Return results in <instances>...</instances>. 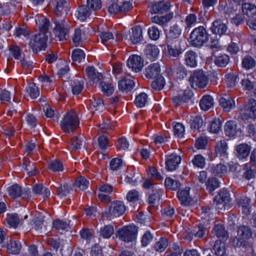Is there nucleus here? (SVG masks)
Instances as JSON below:
<instances>
[{"label": "nucleus", "instance_id": "nucleus-1", "mask_svg": "<svg viewBox=\"0 0 256 256\" xmlns=\"http://www.w3.org/2000/svg\"><path fill=\"white\" fill-rule=\"evenodd\" d=\"M53 22L55 25L53 28L56 40L63 41L66 40L69 37L70 26L64 19L60 18H54Z\"/></svg>", "mask_w": 256, "mask_h": 256}, {"label": "nucleus", "instance_id": "nucleus-2", "mask_svg": "<svg viewBox=\"0 0 256 256\" xmlns=\"http://www.w3.org/2000/svg\"><path fill=\"white\" fill-rule=\"evenodd\" d=\"M208 40L206 30L202 26L195 28L190 36V44L194 47H200Z\"/></svg>", "mask_w": 256, "mask_h": 256}, {"label": "nucleus", "instance_id": "nucleus-3", "mask_svg": "<svg viewBox=\"0 0 256 256\" xmlns=\"http://www.w3.org/2000/svg\"><path fill=\"white\" fill-rule=\"evenodd\" d=\"M78 119L76 112L73 110L66 114L60 122L62 129L66 132L73 131L78 127Z\"/></svg>", "mask_w": 256, "mask_h": 256}, {"label": "nucleus", "instance_id": "nucleus-4", "mask_svg": "<svg viewBox=\"0 0 256 256\" xmlns=\"http://www.w3.org/2000/svg\"><path fill=\"white\" fill-rule=\"evenodd\" d=\"M189 82L194 88H203L208 84V78L202 70H197L191 73Z\"/></svg>", "mask_w": 256, "mask_h": 256}, {"label": "nucleus", "instance_id": "nucleus-5", "mask_svg": "<svg viewBox=\"0 0 256 256\" xmlns=\"http://www.w3.org/2000/svg\"><path fill=\"white\" fill-rule=\"evenodd\" d=\"M137 232L138 228L135 226L130 225L118 230L116 236L122 241L129 242L136 240Z\"/></svg>", "mask_w": 256, "mask_h": 256}, {"label": "nucleus", "instance_id": "nucleus-6", "mask_svg": "<svg viewBox=\"0 0 256 256\" xmlns=\"http://www.w3.org/2000/svg\"><path fill=\"white\" fill-rule=\"evenodd\" d=\"M240 5L230 0L220 1L218 10L222 16H230L236 11Z\"/></svg>", "mask_w": 256, "mask_h": 256}, {"label": "nucleus", "instance_id": "nucleus-7", "mask_svg": "<svg viewBox=\"0 0 256 256\" xmlns=\"http://www.w3.org/2000/svg\"><path fill=\"white\" fill-rule=\"evenodd\" d=\"M48 36L44 33H38L34 36L29 42L30 46L34 52L44 49L47 46Z\"/></svg>", "mask_w": 256, "mask_h": 256}, {"label": "nucleus", "instance_id": "nucleus-8", "mask_svg": "<svg viewBox=\"0 0 256 256\" xmlns=\"http://www.w3.org/2000/svg\"><path fill=\"white\" fill-rule=\"evenodd\" d=\"M126 211V206L121 201H114L110 204L108 213L110 216L118 217L122 215Z\"/></svg>", "mask_w": 256, "mask_h": 256}, {"label": "nucleus", "instance_id": "nucleus-9", "mask_svg": "<svg viewBox=\"0 0 256 256\" xmlns=\"http://www.w3.org/2000/svg\"><path fill=\"white\" fill-rule=\"evenodd\" d=\"M180 162L181 157L175 154L166 156V168L168 171H174L177 169Z\"/></svg>", "mask_w": 256, "mask_h": 256}, {"label": "nucleus", "instance_id": "nucleus-10", "mask_svg": "<svg viewBox=\"0 0 256 256\" xmlns=\"http://www.w3.org/2000/svg\"><path fill=\"white\" fill-rule=\"evenodd\" d=\"M127 65L134 72L141 71L144 66V60L140 56L133 54L130 56L127 62Z\"/></svg>", "mask_w": 256, "mask_h": 256}, {"label": "nucleus", "instance_id": "nucleus-11", "mask_svg": "<svg viewBox=\"0 0 256 256\" xmlns=\"http://www.w3.org/2000/svg\"><path fill=\"white\" fill-rule=\"evenodd\" d=\"M171 6L168 1H160L158 2L152 3L149 8L152 14H163L169 10Z\"/></svg>", "mask_w": 256, "mask_h": 256}, {"label": "nucleus", "instance_id": "nucleus-12", "mask_svg": "<svg viewBox=\"0 0 256 256\" xmlns=\"http://www.w3.org/2000/svg\"><path fill=\"white\" fill-rule=\"evenodd\" d=\"M162 194V190L158 186H153L152 190L148 196L147 202L148 204V210L151 212L152 209L154 208Z\"/></svg>", "mask_w": 256, "mask_h": 256}, {"label": "nucleus", "instance_id": "nucleus-13", "mask_svg": "<svg viewBox=\"0 0 256 256\" xmlns=\"http://www.w3.org/2000/svg\"><path fill=\"white\" fill-rule=\"evenodd\" d=\"M253 79L256 80V72L248 74L241 81V84L244 90H252L256 86V82Z\"/></svg>", "mask_w": 256, "mask_h": 256}, {"label": "nucleus", "instance_id": "nucleus-14", "mask_svg": "<svg viewBox=\"0 0 256 256\" xmlns=\"http://www.w3.org/2000/svg\"><path fill=\"white\" fill-rule=\"evenodd\" d=\"M246 115L250 118L256 119V100L250 98L245 103Z\"/></svg>", "mask_w": 256, "mask_h": 256}, {"label": "nucleus", "instance_id": "nucleus-15", "mask_svg": "<svg viewBox=\"0 0 256 256\" xmlns=\"http://www.w3.org/2000/svg\"><path fill=\"white\" fill-rule=\"evenodd\" d=\"M173 12H170L163 16H155L152 18L151 20L160 26H165L174 18Z\"/></svg>", "mask_w": 256, "mask_h": 256}, {"label": "nucleus", "instance_id": "nucleus-16", "mask_svg": "<svg viewBox=\"0 0 256 256\" xmlns=\"http://www.w3.org/2000/svg\"><path fill=\"white\" fill-rule=\"evenodd\" d=\"M160 72V66L158 63L152 64L144 70V75L148 78L152 79L159 76Z\"/></svg>", "mask_w": 256, "mask_h": 256}, {"label": "nucleus", "instance_id": "nucleus-17", "mask_svg": "<svg viewBox=\"0 0 256 256\" xmlns=\"http://www.w3.org/2000/svg\"><path fill=\"white\" fill-rule=\"evenodd\" d=\"M85 72L88 78L90 80V84L94 85L96 82H98L103 78L101 73L96 70L94 66H87L86 68Z\"/></svg>", "mask_w": 256, "mask_h": 256}, {"label": "nucleus", "instance_id": "nucleus-18", "mask_svg": "<svg viewBox=\"0 0 256 256\" xmlns=\"http://www.w3.org/2000/svg\"><path fill=\"white\" fill-rule=\"evenodd\" d=\"M182 29L178 24H174L170 27L166 32V38L168 42L178 38L181 35Z\"/></svg>", "mask_w": 256, "mask_h": 256}, {"label": "nucleus", "instance_id": "nucleus-19", "mask_svg": "<svg viewBox=\"0 0 256 256\" xmlns=\"http://www.w3.org/2000/svg\"><path fill=\"white\" fill-rule=\"evenodd\" d=\"M214 201L216 204H222L225 206L229 204L231 201L230 194L227 190L222 189L214 197Z\"/></svg>", "mask_w": 256, "mask_h": 256}, {"label": "nucleus", "instance_id": "nucleus-20", "mask_svg": "<svg viewBox=\"0 0 256 256\" xmlns=\"http://www.w3.org/2000/svg\"><path fill=\"white\" fill-rule=\"evenodd\" d=\"M130 76H124L118 82V87L122 91H130L134 87V83Z\"/></svg>", "mask_w": 256, "mask_h": 256}, {"label": "nucleus", "instance_id": "nucleus-21", "mask_svg": "<svg viewBox=\"0 0 256 256\" xmlns=\"http://www.w3.org/2000/svg\"><path fill=\"white\" fill-rule=\"evenodd\" d=\"M250 150V146L246 144H242L236 146V154L239 159H244L248 156Z\"/></svg>", "mask_w": 256, "mask_h": 256}, {"label": "nucleus", "instance_id": "nucleus-22", "mask_svg": "<svg viewBox=\"0 0 256 256\" xmlns=\"http://www.w3.org/2000/svg\"><path fill=\"white\" fill-rule=\"evenodd\" d=\"M56 6L54 12L56 15L54 18H59V16L66 14L68 9V3L66 0H54Z\"/></svg>", "mask_w": 256, "mask_h": 256}, {"label": "nucleus", "instance_id": "nucleus-23", "mask_svg": "<svg viewBox=\"0 0 256 256\" xmlns=\"http://www.w3.org/2000/svg\"><path fill=\"white\" fill-rule=\"evenodd\" d=\"M210 29L213 34L222 35L226 32L227 26L221 20H216L212 22Z\"/></svg>", "mask_w": 256, "mask_h": 256}, {"label": "nucleus", "instance_id": "nucleus-24", "mask_svg": "<svg viewBox=\"0 0 256 256\" xmlns=\"http://www.w3.org/2000/svg\"><path fill=\"white\" fill-rule=\"evenodd\" d=\"M190 188H186L184 190L178 191V198L181 204L184 206H189L192 201V199L190 196Z\"/></svg>", "mask_w": 256, "mask_h": 256}, {"label": "nucleus", "instance_id": "nucleus-25", "mask_svg": "<svg viewBox=\"0 0 256 256\" xmlns=\"http://www.w3.org/2000/svg\"><path fill=\"white\" fill-rule=\"evenodd\" d=\"M101 42L106 46H111L116 43V40L114 39L112 32H102L100 34Z\"/></svg>", "mask_w": 256, "mask_h": 256}, {"label": "nucleus", "instance_id": "nucleus-26", "mask_svg": "<svg viewBox=\"0 0 256 256\" xmlns=\"http://www.w3.org/2000/svg\"><path fill=\"white\" fill-rule=\"evenodd\" d=\"M219 102L220 104L225 112H230L234 107V100L228 96L220 98Z\"/></svg>", "mask_w": 256, "mask_h": 256}, {"label": "nucleus", "instance_id": "nucleus-27", "mask_svg": "<svg viewBox=\"0 0 256 256\" xmlns=\"http://www.w3.org/2000/svg\"><path fill=\"white\" fill-rule=\"evenodd\" d=\"M144 53L147 58L151 60H154L160 53V50L156 45L148 44L146 46Z\"/></svg>", "mask_w": 256, "mask_h": 256}, {"label": "nucleus", "instance_id": "nucleus-28", "mask_svg": "<svg viewBox=\"0 0 256 256\" xmlns=\"http://www.w3.org/2000/svg\"><path fill=\"white\" fill-rule=\"evenodd\" d=\"M198 56L194 51L189 50L186 52L184 55V61L186 66L195 68L197 66Z\"/></svg>", "mask_w": 256, "mask_h": 256}, {"label": "nucleus", "instance_id": "nucleus-29", "mask_svg": "<svg viewBox=\"0 0 256 256\" xmlns=\"http://www.w3.org/2000/svg\"><path fill=\"white\" fill-rule=\"evenodd\" d=\"M212 232L218 238H220L221 240H226L228 238V232L225 230L222 224H216L213 228Z\"/></svg>", "mask_w": 256, "mask_h": 256}, {"label": "nucleus", "instance_id": "nucleus-30", "mask_svg": "<svg viewBox=\"0 0 256 256\" xmlns=\"http://www.w3.org/2000/svg\"><path fill=\"white\" fill-rule=\"evenodd\" d=\"M214 99L210 95L204 96L200 102V106L204 110H208L214 105Z\"/></svg>", "mask_w": 256, "mask_h": 256}, {"label": "nucleus", "instance_id": "nucleus-31", "mask_svg": "<svg viewBox=\"0 0 256 256\" xmlns=\"http://www.w3.org/2000/svg\"><path fill=\"white\" fill-rule=\"evenodd\" d=\"M244 14L249 18H252L256 16V6L250 3H244L242 6Z\"/></svg>", "mask_w": 256, "mask_h": 256}, {"label": "nucleus", "instance_id": "nucleus-32", "mask_svg": "<svg viewBox=\"0 0 256 256\" xmlns=\"http://www.w3.org/2000/svg\"><path fill=\"white\" fill-rule=\"evenodd\" d=\"M228 146L226 142L224 140L218 141L216 142L215 146V151L217 154L220 156H225L228 155Z\"/></svg>", "mask_w": 256, "mask_h": 256}, {"label": "nucleus", "instance_id": "nucleus-33", "mask_svg": "<svg viewBox=\"0 0 256 256\" xmlns=\"http://www.w3.org/2000/svg\"><path fill=\"white\" fill-rule=\"evenodd\" d=\"M224 132L230 137L236 136L237 132L236 122L233 120L227 122L224 126Z\"/></svg>", "mask_w": 256, "mask_h": 256}, {"label": "nucleus", "instance_id": "nucleus-34", "mask_svg": "<svg viewBox=\"0 0 256 256\" xmlns=\"http://www.w3.org/2000/svg\"><path fill=\"white\" fill-rule=\"evenodd\" d=\"M213 249L218 256H224L226 254V244L221 240L215 242Z\"/></svg>", "mask_w": 256, "mask_h": 256}, {"label": "nucleus", "instance_id": "nucleus-35", "mask_svg": "<svg viewBox=\"0 0 256 256\" xmlns=\"http://www.w3.org/2000/svg\"><path fill=\"white\" fill-rule=\"evenodd\" d=\"M8 224L12 227L16 228L19 225L22 224V220L20 219L18 214H8L6 218Z\"/></svg>", "mask_w": 256, "mask_h": 256}, {"label": "nucleus", "instance_id": "nucleus-36", "mask_svg": "<svg viewBox=\"0 0 256 256\" xmlns=\"http://www.w3.org/2000/svg\"><path fill=\"white\" fill-rule=\"evenodd\" d=\"M212 56H214V63L219 67L226 66L230 61V58L226 54H222L218 56L214 55L213 53Z\"/></svg>", "mask_w": 256, "mask_h": 256}, {"label": "nucleus", "instance_id": "nucleus-37", "mask_svg": "<svg viewBox=\"0 0 256 256\" xmlns=\"http://www.w3.org/2000/svg\"><path fill=\"white\" fill-rule=\"evenodd\" d=\"M132 34L130 36V40L134 44L140 42L142 38V29L140 26H136L132 28Z\"/></svg>", "mask_w": 256, "mask_h": 256}, {"label": "nucleus", "instance_id": "nucleus-38", "mask_svg": "<svg viewBox=\"0 0 256 256\" xmlns=\"http://www.w3.org/2000/svg\"><path fill=\"white\" fill-rule=\"evenodd\" d=\"M256 62L254 58L249 55L245 56L242 62V67L246 70L252 69L255 67Z\"/></svg>", "mask_w": 256, "mask_h": 256}, {"label": "nucleus", "instance_id": "nucleus-39", "mask_svg": "<svg viewBox=\"0 0 256 256\" xmlns=\"http://www.w3.org/2000/svg\"><path fill=\"white\" fill-rule=\"evenodd\" d=\"M91 14V10L86 6H82L78 10L77 17L81 21L85 20L89 17Z\"/></svg>", "mask_w": 256, "mask_h": 256}, {"label": "nucleus", "instance_id": "nucleus-40", "mask_svg": "<svg viewBox=\"0 0 256 256\" xmlns=\"http://www.w3.org/2000/svg\"><path fill=\"white\" fill-rule=\"evenodd\" d=\"M9 196L12 198L21 196L22 194V188L18 184H14L8 188Z\"/></svg>", "mask_w": 256, "mask_h": 256}, {"label": "nucleus", "instance_id": "nucleus-41", "mask_svg": "<svg viewBox=\"0 0 256 256\" xmlns=\"http://www.w3.org/2000/svg\"><path fill=\"white\" fill-rule=\"evenodd\" d=\"M250 200L248 198H241L238 201L239 208L244 214L246 215L250 213Z\"/></svg>", "mask_w": 256, "mask_h": 256}, {"label": "nucleus", "instance_id": "nucleus-42", "mask_svg": "<svg viewBox=\"0 0 256 256\" xmlns=\"http://www.w3.org/2000/svg\"><path fill=\"white\" fill-rule=\"evenodd\" d=\"M72 58L74 62L79 64L84 60L85 54L80 49H74L72 52Z\"/></svg>", "mask_w": 256, "mask_h": 256}, {"label": "nucleus", "instance_id": "nucleus-43", "mask_svg": "<svg viewBox=\"0 0 256 256\" xmlns=\"http://www.w3.org/2000/svg\"><path fill=\"white\" fill-rule=\"evenodd\" d=\"M108 9L110 14H116L120 12V2L118 0H111L108 4Z\"/></svg>", "mask_w": 256, "mask_h": 256}, {"label": "nucleus", "instance_id": "nucleus-44", "mask_svg": "<svg viewBox=\"0 0 256 256\" xmlns=\"http://www.w3.org/2000/svg\"><path fill=\"white\" fill-rule=\"evenodd\" d=\"M26 92L32 99L37 98L40 95L38 88L34 83H30L26 88Z\"/></svg>", "mask_w": 256, "mask_h": 256}, {"label": "nucleus", "instance_id": "nucleus-45", "mask_svg": "<svg viewBox=\"0 0 256 256\" xmlns=\"http://www.w3.org/2000/svg\"><path fill=\"white\" fill-rule=\"evenodd\" d=\"M238 234L242 238L248 239L252 236L250 229L248 226H240L238 230Z\"/></svg>", "mask_w": 256, "mask_h": 256}, {"label": "nucleus", "instance_id": "nucleus-46", "mask_svg": "<svg viewBox=\"0 0 256 256\" xmlns=\"http://www.w3.org/2000/svg\"><path fill=\"white\" fill-rule=\"evenodd\" d=\"M48 167L54 172H61L64 170L62 163L58 160H50L48 164Z\"/></svg>", "mask_w": 256, "mask_h": 256}, {"label": "nucleus", "instance_id": "nucleus-47", "mask_svg": "<svg viewBox=\"0 0 256 256\" xmlns=\"http://www.w3.org/2000/svg\"><path fill=\"white\" fill-rule=\"evenodd\" d=\"M192 163L196 168H203L206 164V158L200 154H196L192 160Z\"/></svg>", "mask_w": 256, "mask_h": 256}, {"label": "nucleus", "instance_id": "nucleus-48", "mask_svg": "<svg viewBox=\"0 0 256 256\" xmlns=\"http://www.w3.org/2000/svg\"><path fill=\"white\" fill-rule=\"evenodd\" d=\"M168 240L166 238H162L153 246L154 249L158 252H164L168 246Z\"/></svg>", "mask_w": 256, "mask_h": 256}, {"label": "nucleus", "instance_id": "nucleus-49", "mask_svg": "<svg viewBox=\"0 0 256 256\" xmlns=\"http://www.w3.org/2000/svg\"><path fill=\"white\" fill-rule=\"evenodd\" d=\"M166 84L164 78L162 76H157L156 78L152 82L151 86L153 89L156 90H160Z\"/></svg>", "mask_w": 256, "mask_h": 256}, {"label": "nucleus", "instance_id": "nucleus-50", "mask_svg": "<svg viewBox=\"0 0 256 256\" xmlns=\"http://www.w3.org/2000/svg\"><path fill=\"white\" fill-rule=\"evenodd\" d=\"M21 248V244L19 241H11L8 244L7 252L8 253L15 254H18Z\"/></svg>", "mask_w": 256, "mask_h": 256}, {"label": "nucleus", "instance_id": "nucleus-51", "mask_svg": "<svg viewBox=\"0 0 256 256\" xmlns=\"http://www.w3.org/2000/svg\"><path fill=\"white\" fill-rule=\"evenodd\" d=\"M226 166L222 164H216L212 168V172L214 176L221 177L224 174H226Z\"/></svg>", "mask_w": 256, "mask_h": 256}, {"label": "nucleus", "instance_id": "nucleus-52", "mask_svg": "<svg viewBox=\"0 0 256 256\" xmlns=\"http://www.w3.org/2000/svg\"><path fill=\"white\" fill-rule=\"evenodd\" d=\"M114 228L112 225H106L100 230V235L104 238H109L114 233Z\"/></svg>", "mask_w": 256, "mask_h": 256}, {"label": "nucleus", "instance_id": "nucleus-53", "mask_svg": "<svg viewBox=\"0 0 256 256\" xmlns=\"http://www.w3.org/2000/svg\"><path fill=\"white\" fill-rule=\"evenodd\" d=\"M148 101V96L144 92H142L137 96L135 99V104L137 107L144 106Z\"/></svg>", "mask_w": 256, "mask_h": 256}, {"label": "nucleus", "instance_id": "nucleus-54", "mask_svg": "<svg viewBox=\"0 0 256 256\" xmlns=\"http://www.w3.org/2000/svg\"><path fill=\"white\" fill-rule=\"evenodd\" d=\"M164 183L166 188L172 190H178L180 185L179 181L174 180L170 178H166Z\"/></svg>", "mask_w": 256, "mask_h": 256}, {"label": "nucleus", "instance_id": "nucleus-55", "mask_svg": "<svg viewBox=\"0 0 256 256\" xmlns=\"http://www.w3.org/2000/svg\"><path fill=\"white\" fill-rule=\"evenodd\" d=\"M207 190L211 192L220 186V182L214 178H209L206 182Z\"/></svg>", "mask_w": 256, "mask_h": 256}, {"label": "nucleus", "instance_id": "nucleus-56", "mask_svg": "<svg viewBox=\"0 0 256 256\" xmlns=\"http://www.w3.org/2000/svg\"><path fill=\"white\" fill-rule=\"evenodd\" d=\"M100 86L104 94L108 96L112 94L114 91V86L110 84L101 82L100 84Z\"/></svg>", "mask_w": 256, "mask_h": 256}, {"label": "nucleus", "instance_id": "nucleus-57", "mask_svg": "<svg viewBox=\"0 0 256 256\" xmlns=\"http://www.w3.org/2000/svg\"><path fill=\"white\" fill-rule=\"evenodd\" d=\"M140 193L136 190H130L126 195V200L130 202H136L140 198Z\"/></svg>", "mask_w": 256, "mask_h": 256}, {"label": "nucleus", "instance_id": "nucleus-58", "mask_svg": "<svg viewBox=\"0 0 256 256\" xmlns=\"http://www.w3.org/2000/svg\"><path fill=\"white\" fill-rule=\"evenodd\" d=\"M88 181L84 177L80 176L76 179L74 186L80 188L82 190H84L88 188Z\"/></svg>", "mask_w": 256, "mask_h": 256}, {"label": "nucleus", "instance_id": "nucleus-59", "mask_svg": "<svg viewBox=\"0 0 256 256\" xmlns=\"http://www.w3.org/2000/svg\"><path fill=\"white\" fill-rule=\"evenodd\" d=\"M46 243L56 251H57L58 248L62 247L59 239L54 238H48L46 240Z\"/></svg>", "mask_w": 256, "mask_h": 256}, {"label": "nucleus", "instance_id": "nucleus-60", "mask_svg": "<svg viewBox=\"0 0 256 256\" xmlns=\"http://www.w3.org/2000/svg\"><path fill=\"white\" fill-rule=\"evenodd\" d=\"M197 16L194 14H188L186 18V28L194 26L197 23Z\"/></svg>", "mask_w": 256, "mask_h": 256}, {"label": "nucleus", "instance_id": "nucleus-61", "mask_svg": "<svg viewBox=\"0 0 256 256\" xmlns=\"http://www.w3.org/2000/svg\"><path fill=\"white\" fill-rule=\"evenodd\" d=\"M72 92L74 94H79L82 90L83 84L78 80H74L72 83Z\"/></svg>", "mask_w": 256, "mask_h": 256}, {"label": "nucleus", "instance_id": "nucleus-62", "mask_svg": "<svg viewBox=\"0 0 256 256\" xmlns=\"http://www.w3.org/2000/svg\"><path fill=\"white\" fill-rule=\"evenodd\" d=\"M222 128L221 121L218 118L214 119L210 123V132L213 133H217Z\"/></svg>", "mask_w": 256, "mask_h": 256}, {"label": "nucleus", "instance_id": "nucleus-63", "mask_svg": "<svg viewBox=\"0 0 256 256\" xmlns=\"http://www.w3.org/2000/svg\"><path fill=\"white\" fill-rule=\"evenodd\" d=\"M83 144V141L78 136H74L72 138L70 142V148L73 150H76L80 148Z\"/></svg>", "mask_w": 256, "mask_h": 256}, {"label": "nucleus", "instance_id": "nucleus-64", "mask_svg": "<svg viewBox=\"0 0 256 256\" xmlns=\"http://www.w3.org/2000/svg\"><path fill=\"white\" fill-rule=\"evenodd\" d=\"M9 50L12 55L15 59H20L22 56V50L19 46L12 44L9 46Z\"/></svg>", "mask_w": 256, "mask_h": 256}]
</instances>
